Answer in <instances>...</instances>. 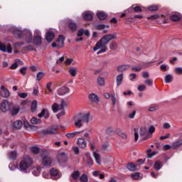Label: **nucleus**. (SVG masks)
Here are the masks:
<instances>
[{
	"label": "nucleus",
	"mask_w": 182,
	"mask_h": 182,
	"mask_svg": "<svg viewBox=\"0 0 182 182\" xmlns=\"http://www.w3.org/2000/svg\"><path fill=\"white\" fill-rule=\"evenodd\" d=\"M134 140L135 141H137V140H139V133L140 136H144V134L147 133V129L144 127H141L140 129L134 128Z\"/></svg>",
	"instance_id": "nucleus-5"
},
{
	"label": "nucleus",
	"mask_w": 182,
	"mask_h": 182,
	"mask_svg": "<svg viewBox=\"0 0 182 182\" xmlns=\"http://www.w3.org/2000/svg\"><path fill=\"white\" fill-rule=\"evenodd\" d=\"M50 177H51L53 180H59V178H62V173L55 168L50 170Z\"/></svg>",
	"instance_id": "nucleus-8"
},
{
	"label": "nucleus",
	"mask_w": 182,
	"mask_h": 182,
	"mask_svg": "<svg viewBox=\"0 0 182 182\" xmlns=\"http://www.w3.org/2000/svg\"><path fill=\"white\" fill-rule=\"evenodd\" d=\"M97 16L99 18V19L105 20L106 18H107V15L105 14L103 11H97Z\"/></svg>",
	"instance_id": "nucleus-29"
},
{
	"label": "nucleus",
	"mask_w": 182,
	"mask_h": 182,
	"mask_svg": "<svg viewBox=\"0 0 182 182\" xmlns=\"http://www.w3.org/2000/svg\"><path fill=\"white\" fill-rule=\"evenodd\" d=\"M45 76V73H42V72H39L37 75H36V79L38 81L41 80L42 79V77H43Z\"/></svg>",
	"instance_id": "nucleus-54"
},
{
	"label": "nucleus",
	"mask_w": 182,
	"mask_h": 182,
	"mask_svg": "<svg viewBox=\"0 0 182 182\" xmlns=\"http://www.w3.org/2000/svg\"><path fill=\"white\" fill-rule=\"evenodd\" d=\"M33 164V161L29 156H26L19 164V170L22 173H29V167Z\"/></svg>",
	"instance_id": "nucleus-3"
},
{
	"label": "nucleus",
	"mask_w": 182,
	"mask_h": 182,
	"mask_svg": "<svg viewBox=\"0 0 182 182\" xmlns=\"http://www.w3.org/2000/svg\"><path fill=\"white\" fill-rule=\"evenodd\" d=\"M117 133L118 136H119L122 139H127V135L123 131H122L120 129H117Z\"/></svg>",
	"instance_id": "nucleus-38"
},
{
	"label": "nucleus",
	"mask_w": 182,
	"mask_h": 182,
	"mask_svg": "<svg viewBox=\"0 0 182 182\" xmlns=\"http://www.w3.org/2000/svg\"><path fill=\"white\" fill-rule=\"evenodd\" d=\"M88 99L91 103H99L100 102V98L99 97V95L96 93H90L88 95Z\"/></svg>",
	"instance_id": "nucleus-12"
},
{
	"label": "nucleus",
	"mask_w": 182,
	"mask_h": 182,
	"mask_svg": "<svg viewBox=\"0 0 182 182\" xmlns=\"http://www.w3.org/2000/svg\"><path fill=\"white\" fill-rule=\"evenodd\" d=\"M52 110L53 113H58V112H59L60 110H62V109L60 108V105H58V103H55L52 106Z\"/></svg>",
	"instance_id": "nucleus-32"
},
{
	"label": "nucleus",
	"mask_w": 182,
	"mask_h": 182,
	"mask_svg": "<svg viewBox=\"0 0 182 182\" xmlns=\"http://www.w3.org/2000/svg\"><path fill=\"white\" fill-rule=\"evenodd\" d=\"M13 127L14 129H21V127H22V121L17 120L14 122L13 124Z\"/></svg>",
	"instance_id": "nucleus-33"
},
{
	"label": "nucleus",
	"mask_w": 182,
	"mask_h": 182,
	"mask_svg": "<svg viewBox=\"0 0 182 182\" xmlns=\"http://www.w3.org/2000/svg\"><path fill=\"white\" fill-rule=\"evenodd\" d=\"M33 43L36 46H41L42 45V37L41 36H35L33 38Z\"/></svg>",
	"instance_id": "nucleus-16"
},
{
	"label": "nucleus",
	"mask_w": 182,
	"mask_h": 182,
	"mask_svg": "<svg viewBox=\"0 0 182 182\" xmlns=\"http://www.w3.org/2000/svg\"><path fill=\"white\" fill-rule=\"evenodd\" d=\"M36 109H38V102L35 100L31 103V112L34 113V112H36Z\"/></svg>",
	"instance_id": "nucleus-36"
},
{
	"label": "nucleus",
	"mask_w": 182,
	"mask_h": 182,
	"mask_svg": "<svg viewBox=\"0 0 182 182\" xmlns=\"http://www.w3.org/2000/svg\"><path fill=\"white\" fill-rule=\"evenodd\" d=\"M16 156H17V154H16V151H11L9 153V159L11 160H15V159H16Z\"/></svg>",
	"instance_id": "nucleus-45"
},
{
	"label": "nucleus",
	"mask_w": 182,
	"mask_h": 182,
	"mask_svg": "<svg viewBox=\"0 0 182 182\" xmlns=\"http://www.w3.org/2000/svg\"><path fill=\"white\" fill-rule=\"evenodd\" d=\"M106 28L109 29L110 26L109 25H105V24H100L96 26V29H97V31H102L103 29H106Z\"/></svg>",
	"instance_id": "nucleus-37"
},
{
	"label": "nucleus",
	"mask_w": 182,
	"mask_h": 182,
	"mask_svg": "<svg viewBox=\"0 0 182 182\" xmlns=\"http://www.w3.org/2000/svg\"><path fill=\"white\" fill-rule=\"evenodd\" d=\"M66 106H68V102H66V101H65L63 100H61V103L60 105L61 110H63V109H65V107H66Z\"/></svg>",
	"instance_id": "nucleus-52"
},
{
	"label": "nucleus",
	"mask_w": 182,
	"mask_h": 182,
	"mask_svg": "<svg viewBox=\"0 0 182 182\" xmlns=\"http://www.w3.org/2000/svg\"><path fill=\"white\" fill-rule=\"evenodd\" d=\"M132 72H140V70H141V67L133 66L132 68Z\"/></svg>",
	"instance_id": "nucleus-61"
},
{
	"label": "nucleus",
	"mask_w": 182,
	"mask_h": 182,
	"mask_svg": "<svg viewBox=\"0 0 182 182\" xmlns=\"http://www.w3.org/2000/svg\"><path fill=\"white\" fill-rule=\"evenodd\" d=\"M75 127H82L84 123H89L90 121V114H78L75 117Z\"/></svg>",
	"instance_id": "nucleus-2"
},
{
	"label": "nucleus",
	"mask_w": 182,
	"mask_h": 182,
	"mask_svg": "<svg viewBox=\"0 0 182 182\" xmlns=\"http://www.w3.org/2000/svg\"><path fill=\"white\" fill-rule=\"evenodd\" d=\"M42 168L39 166H36V167H34L33 168V171H32V173L33 174V176H39V174H41V171Z\"/></svg>",
	"instance_id": "nucleus-30"
},
{
	"label": "nucleus",
	"mask_w": 182,
	"mask_h": 182,
	"mask_svg": "<svg viewBox=\"0 0 182 182\" xmlns=\"http://www.w3.org/2000/svg\"><path fill=\"white\" fill-rule=\"evenodd\" d=\"M110 99L113 103V106H116V103H117V98H116V95L114 94L111 95Z\"/></svg>",
	"instance_id": "nucleus-47"
},
{
	"label": "nucleus",
	"mask_w": 182,
	"mask_h": 182,
	"mask_svg": "<svg viewBox=\"0 0 182 182\" xmlns=\"http://www.w3.org/2000/svg\"><path fill=\"white\" fill-rule=\"evenodd\" d=\"M144 83H146V85H148V86H153V80H152L148 79L144 81Z\"/></svg>",
	"instance_id": "nucleus-62"
},
{
	"label": "nucleus",
	"mask_w": 182,
	"mask_h": 182,
	"mask_svg": "<svg viewBox=\"0 0 182 182\" xmlns=\"http://www.w3.org/2000/svg\"><path fill=\"white\" fill-rule=\"evenodd\" d=\"M127 168H128L129 171H136V170H139L140 168L137 164L134 165V164H129L127 165Z\"/></svg>",
	"instance_id": "nucleus-22"
},
{
	"label": "nucleus",
	"mask_w": 182,
	"mask_h": 182,
	"mask_svg": "<svg viewBox=\"0 0 182 182\" xmlns=\"http://www.w3.org/2000/svg\"><path fill=\"white\" fill-rule=\"evenodd\" d=\"M123 82V74H119L116 77L117 86H120Z\"/></svg>",
	"instance_id": "nucleus-28"
},
{
	"label": "nucleus",
	"mask_w": 182,
	"mask_h": 182,
	"mask_svg": "<svg viewBox=\"0 0 182 182\" xmlns=\"http://www.w3.org/2000/svg\"><path fill=\"white\" fill-rule=\"evenodd\" d=\"M100 50L97 53V55H100V53H105V52H107V48L106 47H101Z\"/></svg>",
	"instance_id": "nucleus-57"
},
{
	"label": "nucleus",
	"mask_w": 182,
	"mask_h": 182,
	"mask_svg": "<svg viewBox=\"0 0 182 182\" xmlns=\"http://www.w3.org/2000/svg\"><path fill=\"white\" fill-rule=\"evenodd\" d=\"M68 73L71 77H75V76H77V74L79 73V68L76 67H70L68 70Z\"/></svg>",
	"instance_id": "nucleus-13"
},
{
	"label": "nucleus",
	"mask_w": 182,
	"mask_h": 182,
	"mask_svg": "<svg viewBox=\"0 0 182 182\" xmlns=\"http://www.w3.org/2000/svg\"><path fill=\"white\" fill-rule=\"evenodd\" d=\"M58 125H52L42 131L43 134H58Z\"/></svg>",
	"instance_id": "nucleus-7"
},
{
	"label": "nucleus",
	"mask_w": 182,
	"mask_h": 182,
	"mask_svg": "<svg viewBox=\"0 0 182 182\" xmlns=\"http://www.w3.org/2000/svg\"><path fill=\"white\" fill-rule=\"evenodd\" d=\"M82 17L85 21H92V19H93V12L85 11L82 13Z\"/></svg>",
	"instance_id": "nucleus-15"
},
{
	"label": "nucleus",
	"mask_w": 182,
	"mask_h": 182,
	"mask_svg": "<svg viewBox=\"0 0 182 182\" xmlns=\"http://www.w3.org/2000/svg\"><path fill=\"white\" fill-rule=\"evenodd\" d=\"M11 115L12 116H16L19 113V111L21 110V107L19 106L15 105L13 104V106H11Z\"/></svg>",
	"instance_id": "nucleus-20"
},
{
	"label": "nucleus",
	"mask_w": 182,
	"mask_h": 182,
	"mask_svg": "<svg viewBox=\"0 0 182 182\" xmlns=\"http://www.w3.org/2000/svg\"><path fill=\"white\" fill-rule=\"evenodd\" d=\"M43 165L45 166V167H49L50 164H52V158L49 156H45L43 159Z\"/></svg>",
	"instance_id": "nucleus-19"
},
{
	"label": "nucleus",
	"mask_w": 182,
	"mask_h": 182,
	"mask_svg": "<svg viewBox=\"0 0 182 182\" xmlns=\"http://www.w3.org/2000/svg\"><path fill=\"white\" fill-rule=\"evenodd\" d=\"M53 39H55V33L50 31H47L46 34V41H47V42H52Z\"/></svg>",
	"instance_id": "nucleus-18"
},
{
	"label": "nucleus",
	"mask_w": 182,
	"mask_h": 182,
	"mask_svg": "<svg viewBox=\"0 0 182 182\" xmlns=\"http://www.w3.org/2000/svg\"><path fill=\"white\" fill-rule=\"evenodd\" d=\"M0 50L7 53H12V47L9 43H4L0 42Z\"/></svg>",
	"instance_id": "nucleus-10"
},
{
	"label": "nucleus",
	"mask_w": 182,
	"mask_h": 182,
	"mask_svg": "<svg viewBox=\"0 0 182 182\" xmlns=\"http://www.w3.org/2000/svg\"><path fill=\"white\" fill-rule=\"evenodd\" d=\"M130 69V65H122L117 67L118 72H124Z\"/></svg>",
	"instance_id": "nucleus-25"
},
{
	"label": "nucleus",
	"mask_w": 182,
	"mask_h": 182,
	"mask_svg": "<svg viewBox=\"0 0 182 182\" xmlns=\"http://www.w3.org/2000/svg\"><path fill=\"white\" fill-rule=\"evenodd\" d=\"M73 63V58H68L65 60V65H72Z\"/></svg>",
	"instance_id": "nucleus-63"
},
{
	"label": "nucleus",
	"mask_w": 182,
	"mask_h": 182,
	"mask_svg": "<svg viewBox=\"0 0 182 182\" xmlns=\"http://www.w3.org/2000/svg\"><path fill=\"white\" fill-rule=\"evenodd\" d=\"M157 9H159V7L155 5L149 6L148 7V10L151 11V12H154V11H157Z\"/></svg>",
	"instance_id": "nucleus-49"
},
{
	"label": "nucleus",
	"mask_w": 182,
	"mask_h": 182,
	"mask_svg": "<svg viewBox=\"0 0 182 182\" xmlns=\"http://www.w3.org/2000/svg\"><path fill=\"white\" fill-rule=\"evenodd\" d=\"M71 176L74 178V180H77L79 177H80V172L79 171H74Z\"/></svg>",
	"instance_id": "nucleus-39"
},
{
	"label": "nucleus",
	"mask_w": 182,
	"mask_h": 182,
	"mask_svg": "<svg viewBox=\"0 0 182 182\" xmlns=\"http://www.w3.org/2000/svg\"><path fill=\"white\" fill-rule=\"evenodd\" d=\"M136 77H137V75H136V73L129 74V80L131 82H133L134 79H136Z\"/></svg>",
	"instance_id": "nucleus-59"
},
{
	"label": "nucleus",
	"mask_w": 182,
	"mask_h": 182,
	"mask_svg": "<svg viewBox=\"0 0 182 182\" xmlns=\"http://www.w3.org/2000/svg\"><path fill=\"white\" fill-rule=\"evenodd\" d=\"M156 110H159V106L152 105L149 108L148 112H156Z\"/></svg>",
	"instance_id": "nucleus-55"
},
{
	"label": "nucleus",
	"mask_w": 182,
	"mask_h": 182,
	"mask_svg": "<svg viewBox=\"0 0 182 182\" xmlns=\"http://www.w3.org/2000/svg\"><path fill=\"white\" fill-rule=\"evenodd\" d=\"M80 180L82 182H87L89 181V177H87V175L83 173L82 175H81V176L80 177Z\"/></svg>",
	"instance_id": "nucleus-42"
},
{
	"label": "nucleus",
	"mask_w": 182,
	"mask_h": 182,
	"mask_svg": "<svg viewBox=\"0 0 182 182\" xmlns=\"http://www.w3.org/2000/svg\"><path fill=\"white\" fill-rule=\"evenodd\" d=\"M31 150L34 154H38V153H39V148L38 146H32Z\"/></svg>",
	"instance_id": "nucleus-50"
},
{
	"label": "nucleus",
	"mask_w": 182,
	"mask_h": 182,
	"mask_svg": "<svg viewBox=\"0 0 182 182\" xmlns=\"http://www.w3.org/2000/svg\"><path fill=\"white\" fill-rule=\"evenodd\" d=\"M68 28L70 31H72V32H75V31L77 29V25L76 24V23L70 22L68 23Z\"/></svg>",
	"instance_id": "nucleus-31"
},
{
	"label": "nucleus",
	"mask_w": 182,
	"mask_h": 182,
	"mask_svg": "<svg viewBox=\"0 0 182 182\" xmlns=\"http://www.w3.org/2000/svg\"><path fill=\"white\" fill-rule=\"evenodd\" d=\"M87 163L88 166H93V159H92V158L90 156H87Z\"/></svg>",
	"instance_id": "nucleus-60"
},
{
	"label": "nucleus",
	"mask_w": 182,
	"mask_h": 182,
	"mask_svg": "<svg viewBox=\"0 0 182 182\" xmlns=\"http://www.w3.org/2000/svg\"><path fill=\"white\" fill-rule=\"evenodd\" d=\"M30 122L32 124H38V123H41V119H38L36 117H33L31 119Z\"/></svg>",
	"instance_id": "nucleus-48"
},
{
	"label": "nucleus",
	"mask_w": 182,
	"mask_h": 182,
	"mask_svg": "<svg viewBox=\"0 0 182 182\" xmlns=\"http://www.w3.org/2000/svg\"><path fill=\"white\" fill-rule=\"evenodd\" d=\"M136 116V110H134L132 113L128 114L129 119H133Z\"/></svg>",
	"instance_id": "nucleus-64"
},
{
	"label": "nucleus",
	"mask_w": 182,
	"mask_h": 182,
	"mask_svg": "<svg viewBox=\"0 0 182 182\" xmlns=\"http://www.w3.org/2000/svg\"><path fill=\"white\" fill-rule=\"evenodd\" d=\"M58 161L61 163H65L66 161V156L64 154H60L58 156Z\"/></svg>",
	"instance_id": "nucleus-46"
},
{
	"label": "nucleus",
	"mask_w": 182,
	"mask_h": 182,
	"mask_svg": "<svg viewBox=\"0 0 182 182\" xmlns=\"http://www.w3.org/2000/svg\"><path fill=\"white\" fill-rule=\"evenodd\" d=\"M181 18V14H180L179 13H175L170 16V19L171 21H173V22H177V21H180Z\"/></svg>",
	"instance_id": "nucleus-23"
},
{
	"label": "nucleus",
	"mask_w": 182,
	"mask_h": 182,
	"mask_svg": "<svg viewBox=\"0 0 182 182\" xmlns=\"http://www.w3.org/2000/svg\"><path fill=\"white\" fill-rule=\"evenodd\" d=\"M93 156L97 164H100V155L96 152H94Z\"/></svg>",
	"instance_id": "nucleus-40"
},
{
	"label": "nucleus",
	"mask_w": 182,
	"mask_h": 182,
	"mask_svg": "<svg viewBox=\"0 0 182 182\" xmlns=\"http://www.w3.org/2000/svg\"><path fill=\"white\" fill-rule=\"evenodd\" d=\"M77 144L79 146V147H81V149H86L87 142H86V140L84 138H78Z\"/></svg>",
	"instance_id": "nucleus-17"
},
{
	"label": "nucleus",
	"mask_w": 182,
	"mask_h": 182,
	"mask_svg": "<svg viewBox=\"0 0 182 182\" xmlns=\"http://www.w3.org/2000/svg\"><path fill=\"white\" fill-rule=\"evenodd\" d=\"M24 34H25V42L26 43H32V39H33V36H32V31H31V30L29 29H26L24 31Z\"/></svg>",
	"instance_id": "nucleus-11"
},
{
	"label": "nucleus",
	"mask_w": 182,
	"mask_h": 182,
	"mask_svg": "<svg viewBox=\"0 0 182 182\" xmlns=\"http://www.w3.org/2000/svg\"><path fill=\"white\" fill-rule=\"evenodd\" d=\"M131 176L134 180H139V178H140V173H134Z\"/></svg>",
	"instance_id": "nucleus-56"
},
{
	"label": "nucleus",
	"mask_w": 182,
	"mask_h": 182,
	"mask_svg": "<svg viewBox=\"0 0 182 182\" xmlns=\"http://www.w3.org/2000/svg\"><path fill=\"white\" fill-rule=\"evenodd\" d=\"M159 18H160V15L159 14H155V15H152L151 16H148L147 19H151L152 21H154L156 19H159Z\"/></svg>",
	"instance_id": "nucleus-53"
},
{
	"label": "nucleus",
	"mask_w": 182,
	"mask_h": 182,
	"mask_svg": "<svg viewBox=\"0 0 182 182\" xmlns=\"http://www.w3.org/2000/svg\"><path fill=\"white\" fill-rule=\"evenodd\" d=\"M12 106H14V102H9L8 100H4L1 105V109L4 113H6V112L11 110Z\"/></svg>",
	"instance_id": "nucleus-6"
},
{
	"label": "nucleus",
	"mask_w": 182,
	"mask_h": 182,
	"mask_svg": "<svg viewBox=\"0 0 182 182\" xmlns=\"http://www.w3.org/2000/svg\"><path fill=\"white\" fill-rule=\"evenodd\" d=\"M65 43V36L60 35L56 42L52 43V48H56L57 49H62Z\"/></svg>",
	"instance_id": "nucleus-4"
},
{
	"label": "nucleus",
	"mask_w": 182,
	"mask_h": 182,
	"mask_svg": "<svg viewBox=\"0 0 182 182\" xmlns=\"http://www.w3.org/2000/svg\"><path fill=\"white\" fill-rule=\"evenodd\" d=\"M162 168H163V163H161L160 161H155L154 164V170H156V171H159L161 170Z\"/></svg>",
	"instance_id": "nucleus-24"
},
{
	"label": "nucleus",
	"mask_w": 182,
	"mask_h": 182,
	"mask_svg": "<svg viewBox=\"0 0 182 182\" xmlns=\"http://www.w3.org/2000/svg\"><path fill=\"white\" fill-rule=\"evenodd\" d=\"M24 50H34V52H36V49H35V47L32 45H28L27 46H25L23 48Z\"/></svg>",
	"instance_id": "nucleus-44"
},
{
	"label": "nucleus",
	"mask_w": 182,
	"mask_h": 182,
	"mask_svg": "<svg viewBox=\"0 0 182 182\" xmlns=\"http://www.w3.org/2000/svg\"><path fill=\"white\" fill-rule=\"evenodd\" d=\"M1 90V96H2V97H9V90H8V89L2 85Z\"/></svg>",
	"instance_id": "nucleus-21"
},
{
	"label": "nucleus",
	"mask_w": 182,
	"mask_h": 182,
	"mask_svg": "<svg viewBox=\"0 0 182 182\" xmlns=\"http://www.w3.org/2000/svg\"><path fill=\"white\" fill-rule=\"evenodd\" d=\"M148 132L150 134H153V133H154V132H156V127H154V126L151 125L149 127Z\"/></svg>",
	"instance_id": "nucleus-58"
},
{
	"label": "nucleus",
	"mask_w": 182,
	"mask_h": 182,
	"mask_svg": "<svg viewBox=\"0 0 182 182\" xmlns=\"http://www.w3.org/2000/svg\"><path fill=\"white\" fill-rule=\"evenodd\" d=\"M182 144V139H180L175 143L173 144L172 147L173 149H177L178 147H180V146Z\"/></svg>",
	"instance_id": "nucleus-43"
},
{
	"label": "nucleus",
	"mask_w": 182,
	"mask_h": 182,
	"mask_svg": "<svg viewBox=\"0 0 182 182\" xmlns=\"http://www.w3.org/2000/svg\"><path fill=\"white\" fill-rule=\"evenodd\" d=\"M11 32H12L14 36L17 38H21L23 36V32L16 26H11Z\"/></svg>",
	"instance_id": "nucleus-9"
},
{
	"label": "nucleus",
	"mask_w": 182,
	"mask_h": 182,
	"mask_svg": "<svg viewBox=\"0 0 182 182\" xmlns=\"http://www.w3.org/2000/svg\"><path fill=\"white\" fill-rule=\"evenodd\" d=\"M97 83L98 86H104L105 85V78L102 77H98L97 78Z\"/></svg>",
	"instance_id": "nucleus-35"
},
{
	"label": "nucleus",
	"mask_w": 182,
	"mask_h": 182,
	"mask_svg": "<svg viewBox=\"0 0 182 182\" xmlns=\"http://www.w3.org/2000/svg\"><path fill=\"white\" fill-rule=\"evenodd\" d=\"M173 72L175 75H177L178 76H182V67H176L173 69Z\"/></svg>",
	"instance_id": "nucleus-34"
},
{
	"label": "nucleus",
	"mask_w": 182,
	"mask_h": 182,
	"mask_svg": "<svg viewBox=\"0 0 182 182\" xmlns=\"http://www.w3.org/2000/svg\"><path fill=\"white\" fill-rule=\"evenodd\" d=\"M116 48H117V43L116 42H112L109 45V49H111V50H116Z\"/></svg>",
	"instance_id": "nucleus-51"
},
{
	"label": "nucleus",
	"mask_w": 182,
	"mask_h": 182,
	"mask_svg": "<svg viewBox=\"0 0 182 182\" xmlns=\"http://www.w3.org/2000/svg\"><path fill=\"white\" fill-rule=\"evenodd\" d=\"M80 133H82V131L70 132L66 134V137H68V139H73V137H75V136L80 134Z\"/></svg>",
	"instance_id": "nucleus-27"
},
{
	"label": "nucleus",
	"mask_w": 182,
	"mask_h": 182,
	"mask_svg": "<svg viewBox=\"0 0 182 182\" xmlns=\"http://www.w3.org/2000/svg\"><path fill=\"white\" fill-rule=\"evenodd\" d=\"M116 38H117L116 33L106 34L96 43L95 46L93 48V50L96 52V50H99L100 48H106V46L109 44V42L113 41V39H116Z\"/></svg>",
	"instance_id": "nucleus-1"
},
{
	"label": "nucleus",
	"mask_w": 182,
	"mask_h": 182,
	"mask_svg": "<svg viewBox=\"0 0 182 182\" xmlns=\"http://www.w3.org/2000/svg\"><path fill=\"white\" fill-rule=\"evenodd\" d=\"M70 92V89L68 87H62L58 90V93L60 96H65V95H67V93H69Z\"/></svg>",
	"instance_id": "nucleus-14"
},
{
	"label": "nucleus",
	"mask_w": 182,
	"mask_h": 182,
	"mask_svg": "<svg viewBox=\"0 0 182 182\" xmlns=\"http://www.w3.org/2000/svg\"><path fill=\"white\" fill-rule=\"evenodd\" d=\"M173 80V75L168 74L165 76V83H170Z\"/></svg>",
	"instance_id": "nucleus-41"
},
{
	"label": "nucleus",
	"mask_w": 182,
	"mask_h": 182,
	"mask_svg": "<svg viewBox=\"0 0 182 182\" xmlns=\"http://www.w3.org/2000/svg\"><path fill=\"white\" fill-rule=\"evenodd\" d=\"M38 116V117H45V119H48L49 117V112L46 109H43Z\"/></svg>",
	"instance_id": "nucleus-26"
}]
</instances>
